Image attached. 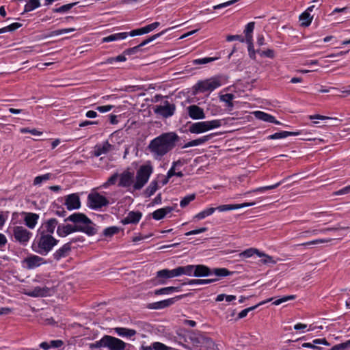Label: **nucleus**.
<instances>
[{
    "instance_id": "c03bdc74",
    "label": "nucleus",
    "mask_w": 350,
    "mask_h": 350,
    "mask_svg": "<svg viewBox=\"0 0 350 350\" xmlns=\"http://www.w3.org/2000/svg\"><path fill=\"white\" fill-rule=\"evenodd\" d=\"M218 59V57H204L192 61L193 65L206 64Z\"/></svg>"
},
{
    "instance_id": "7c9ffc66",
    "label": "nucleus",
    "mask_w": 350,
    "mask_h": 350,
    "mask_svg": "<svg viewBox=\"0 0 350 350\" xmlns=\"http://www.w3.org/2000/svg\"><path fill=\"white\" fill-rule=\"evenodd\" d=\"M178 277L181 275H187L189 277L193 276V265H188L186 266L177 267Z\"/></svg>"
},
{
    "instance_id": "2eb2a0df",
    "label": "nucleus",
    "mask_w": 350,
    "mask_h": 350,
    "mask_svg": "<svg viewBox=\"0 0 350 350\" xmlns=\"http://www.w3.org/2000/svg\"><path fill=\"white\" fill-rule=\"evenodd\" d=\"M71 252V242L66 243L57 250L53 254V257L55 260H59L69 256Z\"/></svg>"
},
{
    "instance_id": "69168bd1",
    "label": "nucleus",
    "mask_w": 350,
    "mask_h": 350,
    "mask_svg": "<svg viewBox=\"0 0 350 350\" xmlns=\"http://www.w3.org/2000/svg\"><path fill=\"white\" fill-rule=\"evenodd\" d=\"M152 236V234L151 233L145 234V235L139 234L138 235H136L132 238V241L133 242H138V241L148 239V238L151 237Z\"/></svg>"
},
{
    "instance_id": "338daca9",
    "label": "nucleus",
    "mask_w": 350,
    "mask_h": 350,
    "mask_svg": "<svg viewBox=\"0 0 350 350\" xmlns=\"http://www.w3.org/2000/svg\"><path fill=\"white\" fill-rule=\"evenodd\" d=\"M152 347L154 350H167V346L159 342L152 343Z\"/></svg>"
},
{
    "instance_id": "49530a36",
    "label": "nucleus",
    "mask_w": 350,
    "mask_h": 350,
    "mask_svg": "<svg viewBox=\"0 0 350 350\" xmlns=\"http://www.w3.org/2000/svg\"><path fill=\"white\" fill-rule=\"evenodd\" d=\"M294 329L299 332V333H305L306 331H312L313 328L311 325L308 328L306 324L298 323L294 325Z\"/></svg>"
},
{
    "instance_id": "680f3d73",
    "label": "nucleus",
    "mask_w": 350,
    "mask_h": 350,
    "mask_svg": "<svg viewBox=\"0 0 350 350\" xmlns=\"http://www.w3.org/2000/svg\"><path fill=\"white\" fill-rule=\"evenodd\" d=\"M323 230H317V229L310 230H307V231H305V232H303L300 233L299 234V237H307L310 236V235H317L319 232H323Z\"/></svg>"
},
{
    "instance_id": "79ce46f5",
    "label": "nucleus",
    "mask_w": 350,
    "mask_h": 350,
    "mask_svg": "<svg viewBox=\"0 0 350 350\" xmlns=\"http://www.w3.org/2000/svg\"><path fill=\"white\" fill-rule=\"evenodd\" d=\"M120 231V228L117 226H110L108 228H106L103 230V235L107 237H111L113 235L118 233Z\"/></svg>"
},
{
    "instance_id": "e433bc0d",
    "label": "nucleus",
    "mask_w": 350,
    "mask_h": 350,
    "mask_svg": "<svg viewBox=\"0 0 350 350\" xmlns=\"http://www.w3.org/2000/svg\"><path fill=\"white\" fill-rule=\"evenodd\" d=\"M40 6L39 0H29L25 5V12H31Z\"/></svg>"
},
{
    "instance_id": "7ed1b4c3",
    "label": "nucleus",
    "mask_w": 350,
    "mask_h": 350,
    "mask_svg": "<svg viewBox=\"0 0 350 350\" xmlns=\"http://www.w3.org/2000/svg\"><path fill=\"white\" fill-rule=\"evenodd\" d=\"M178 136L174 132L163 133L152 139L147 150L157 161H161L163 157L170 152L176 146Z\"/></svg>"
},
{
    "instance_id": "e2e57ef3",
    "label": "nucleus",
    "mask_w": 350,
    "mask_h": 350,
    "mask_svg": "<svg viewBox=\"0 0 350 350\" xmlns=\"http://www.w3.org/2000/svg\"><path fill=\"white\" fill-rule=\"evenodd\" d=\"M8 217V212L0 211V230L4 226Z\"/></svg>"
},
{
    "instance_id": "9d476101",
    "label": "nucleus",
    "mask_w": 350,
    "mask_h": 350,
    "mask_svg": "<svg viewBox=\"0 0 350 350\" xmlns=\"http://www.w3.org/2000/svg\"><path fill=\"white\" fill-rule=\"evenodd\" d=\"M109 204L107 198L99 193L93 192L88 196V206L92 210L99 211Z\"/></svg>"
},
{
    "instance_id": "393cba45",
    "label": "nucleus",
    "mask_w": 350,
    "mask_h": 350,
    "mask_svg": "<svg viewBox=\"0 0 350 350\" xmlns=\"http://www.w3.org/2000/svg\"><path fill=\"white\" fill-rule=\"evenodd\" d=\"M174 208L172 206H165L159 208L152 213V218L155 220L162 219L167 214L172 213L174 211Z\"/></svg>"
},
{
    "instance_id": "bf43d9fd",
    "label": "nucleus",
    "mask_w": 350,
    "mask_h": 350,
    "mask_svg": "<svg viewBox=\"0 0 350 350\" xmlns=\"http://www.w3.org/2000/svg\"><path fill=\"white\" fill-rule=\"evenodd\" d=\"M258 306V305H256V306H252V307H250V308H245V309L241 310L238 314V319H243V318L245 317L247 315L249 312L256 309Z\"/></svg>"
},
{
    "instance_id": "a19ab883",
    "label": "nucleus",
    "mask_w": 350,
    "mask_h": 350,
    "mask_svg": "<svg viewBox=\"0 0 350 350\" xmlns=\"http://www.w3.org/2000/svg\"><path fill=\"white\" fill-rule=\"evenodd\" d=\"M189 111V116L193 120H200V119H204L207 116L204 113V111Z\"/></svg>"
},
{
    "instance_id": "c85d7f7f",
    "label": "nucleus",
    "mask_w": 350,
    "mask_h": 350,
    "mask_svg": "<svg viewBox=\"0 0 350 350\" xmlns=\"http://www.w3.org/2000/svg\"><path fill=\"white\" fill-rule=\"evenodd\" d=\"M180 290L181 289L180 286H167L159 289H156L153 293L155 295H171L173 293L180 292Z\"/></svg>"
},
{
    "instance_id": "c756f323",
    "label": "nucleus",
    "mask_w": 350,
    "mask_h": 350,
    "mask_svg": "<svg viewBox=\"0 0 350 350\" xmlns=\"http://www.w3.org/2000/svg\"><path fill=\"white\" fill-rule=\"evenodd\" d=\"M215 211H216V208H215L214 207L206 208L203 209L202 211H201L200 212H199L198 213H197L196 215H195L193 217V220L199 221V220L204 219V218L212 215L215 213Z\"/></svg>"
},
{
    "instance_id": "20e7f679",
    "label": "nucleus",
    "mask_w": 350,
    "mask_h": 350,
    "mask_svg": "<svg viewBox=\"0 0 350 350\" xmlns=\"http://www.w3.org/2000/svg\"><path fill=\"white\" fill-rule=\"evenodd\" d=\"M58 240L53 235L45 233L42 230H38L37 234L32 243V250L40 255L48 254L57 244Z\"/></svg>"
},
{
    "instance_id": "aec40b11",
    "label": "nucleus",
    "mask_w": 350,
    "mask_h": 350,
    "mask_svg": "<svg viewBox=\"0 0 350 350\" xmlns=\"http://www.w3.org/2000/svg\"><path fill=\"white\" fill-rule=\"evenodd\" d=\"M142 216L139 211H130L127 215L122 220L124 225L130 224H137L139 221Z\"/></svg>"
},
{
    "instance_id": "09e8293b",
    "label": "nucleus",
    "mask_w": 350,
    "mask_h": 350,
    "mask_svg": "<svg viewBox=\"0 0 350 350\" xmlns=\"http://www.w3.org/2000/svg\"><path fill=\"white\" fill-rule=\"evenodd\" d=\"M20 132L21 133H31V135H35V136H40L43 133L42 131H39V130H38L36 129H29V128H21L20 129Z\"/></svg>"
},
{
    "instance_id": "6ab92c4d",
    "label": "nucleus",
    "mask_w": 350,
    "mask_h": 350,
    "mask_svg": "<svg viewBox=\"0 0 350 350\" xmlns=\"http://www.w3.org/2000/svg\"><path fill=\"white\" fill-rule=\"evenodd\" d=\"M58 221L56 219L52 218L43 223L38 230H42L44 232L53 234L55 228L58 226Z\"/></svg>"
},
{
    "instance_id": "3c124183",
    "label": "nucleus",
    "mask_w": 350,
    "mask_h": 350,
    "mask_svg": "<svg viewBox=\"0 0 350 350\" xmlns=\"http://www.w3.org/2000/svg\"><path fill=\"white\" fill-rule=\"evenodd\" d=\"M178 165H182V163L180 161H174L172 163L171 167L167 172V175L168 176V178H172V176L176 175V167Z\"/></svg>"
},
{
    "instance_id": "2f4dec72",
    "label": "nucleus",
    "mask_w": 350,
    "mask_h": 350,
    "mask_svg": "<svg viewBox=\"0 0 350 350\" xmlns=\"http://www.w3.org/2000/svg\"><path fill=\"white\" fill-rule=\"evenodd\" d=\"M283 183H284V180H282V181L276 183L274 185H268V186H264V187H260L256 188V189H254L253 190H251V191H249L246 192L244 195L245 196L247 194L252 193H263V192H265V191H266L267 190L273 189H275V188L278 187Z\"/></svg>"
},
{
    "instance_id": "1a4fd4ad",
    "label": "nucleus",
    "mask_w": 350,
    "mask_h": 350,
    "mask_svg": "<svg viewBox=\"0 0 350 350\" xmlns=\"http://www.w3.org/2000/svg\"><path fill=\"white\" fill-rule=\"evenodd\" d=\"M7 232H12L14 241L23 245H27L32 237V233L23 226H16L8 228Z\"/></svg>"
},
{
    "instance_id": "ea45409f",
    "label": "nucleus",
    "mask_w": 350,
    "mask_h": 350,
    "mask_svg": "<svg viewBox=\"0 0 350 350\" xmlns=\"http://www.w3.org/2000/svg\"><path fill=\"white\" fill-rule=\"evenodd\" d=\"M196 199V194L191 193L189 194L184 198H183L180 202V206L182 208L186 207L191 202L193 201Z\"/></svg>"
},
{
    "instance_id": "a878e982",
    "label": "nucleus",
    "mask_w": 350,
    "mask_h": 350,
    "mask_svg": "<svg viewBox=\"0 0 350 350\" xmlns=\"http://www.w3.org/2000/svg\"><path fill=\"white\" fill-rule=\"evenodd\" d=\"M254 114L256 118L261 120L264 122H273L276 124H280V122L275 120V118L273 116L265 113L262 111H254Z\"/></svg>"
},
{
    "instance_id": "774afa93",
    "label": "nucleus",
    "mask_w": 350,
    "mask_h": 350,
    "mask_svg": "<svg viewBox=\"0 0 350 350\" xmlns=\"http://www.w3.org/2000/svg\"><path fill=\"white\" fill-rule=\"evenodd\" d=\"M254 29V23L250 22L247 24L245 29L244 30V33L245 35H252V32Z\"/></svg>"
},
{
    "instance_id": "a211bd4d",
    "label": "nucleus",
    "mask_w": 350,
    "mask_h": 350,
    "mask_svg": "<svg viewBox=\"0 0 350 350\" xmlns=\"http://www.w3.org/2000/svg\"><path fill=\"white\" fill-rule=\"evenodd\" d=\"M111 145L107 142H103L102 143L96 144L93 150V154L95 157H99L102 154H105L110 151Z\"/></svg>"
},
{
    "instance_id": "5fc2aeb1",
    "label": "nucleus",
    "mask_w": 350,
    "mask_h": 350,
    "mask_svg": "<svg viewBox=\"0 0 350 350\" xmlns=\"http://www.w3.org/2000/svg\"><path fill=\"white\" fill-rule=\"evenodd\" d=\"M212 137H213V134H209V135L202 136L201 137L194 139L195 144L196 146H200V145L204 144L205 142H208V140H210Z\"/></svg>"
},
{
    "instance_id": "bb28decb",
    "label": "nucleus",
    "mask_w": 350,
    "mask_h": 350,
    "mask_svg": "<svg viewBox=\"0 0 350 350\" xmlns=\"http://www.w3.org/2000/svg\"><path fill=\"white\" fill-rule=\"evenodd\" d=\"M319 345L329 346V343L325 338H317L312 340V342H304L301 345L304 348H309L312 349H319L317 347Z\"/></svg>"
},
{
    "instance_id": "4d7b16f0",
    "label": "nucleus",
    "mask_w": 350,
    "mask_h": 350,
    "mask_svg": "<svg viewBox=\"0 0 350 350\" xmlns=\"http://www.w3.org/2000/svg\"><path fill=\"white\" fill-rule=\"evenodd\" d=\"M50 174H45L41 176H38L34 178L33 184L35 185L41 184L43 181L47 180L50 178Z\"/></svg>"
},
{
    "instance_id": "f257e3e1",
    "label": "nucleus",
    "mask_w": 350,
    "mask_h": 350,
    "mask_svg": "<svg viewBox=\"0 0 350 350\" xmlns=\"http://www.w3.org/2000/svg\"><path fill=\"white\" fill-rule=\"evenodd\" d=\"M154 171V167L150 161H146L141 165L134 173L129 170L124 171L120 175L118 185L126 188L129 191H139L148 182Z\"/></svg>"
},
{
    "instance_id": "4be33fe9",
    "label": "nucleus",
    "mask_w": 350,
    "mask_h": 350,
    "mask_svg": "<svg viewBox=\"0 0 350 350\" xmlns=\"http://www.w3.org/2000/svg\"><path fill=\"white\" fill-rule=\"evenodd\" d=\"M51 293L50 288L46 286H36L29 292L27 293V295L36 297H46L49 295Z\"/></svg>"
},
{
    "instance_id": "0eeeda50",
    "label": "nucleus",
    "mask_w": 350,
    "mask_h": 350,
    "mask_svg": "<svg viewBox=\"0 0 350 350\" xmlns=\"http://www.w3.org/2000/svg\"><path fill=\"white\" fill-rule=\"evenodd\" d=\"M187 342L198 350H210L215 346L214 342L199 332H191L186 338Z\"/></svg>"
},
{
    "instance_id": "cd10ccee",
    "label": "nucleus",
    "mask_w": 350,
    "mask_h": 350,
    "mask_svg": "<svg viewBox=\"0 0 350 350\" xmlns=\"http://www.w3.org/2000/svg\"><path fill=\"white\" fill-rule=\"evenodd\" d=\"M301 134V131L290 132V131H280L275 133L268 136L269 139H279L286 138L289 136H297Z\"/></svg>"
},
{
    "instance_id": "f03ea898",
    "label": "nucleus",
    "mask_w": 350,
    "mask_h": 350,
    "mask_svg": "<svg viewBox=\"0 0 350 350\" xmlns=\"http://www.w3.org/2000/svg\"><path fill=\"white\" fill-rule=\"evenodd\" d=\"M66 220L72 222L73 224L58 225L57 234L60 237H66L75 232H82L88 235L96 234V229L93 226L92 222L83 213H75L70 215Z\"/></svg>"
},
{
    "instance_id": "603ef678",
    "label": "nucleus",
    "mask_w": 350,
    "mask_h": 350,
    "mask_svg": "<svg viewBox=\"0 0 350 350\" xmlns=\"http://www.w3.org/2000/svg\"><path fill=\"white\" fill-rule=\"evenodd\" d=\"M332 241L331 239H318L308 242H306L301 244V245H312L320 243H326Z\"/></svg>"
},
{
    "instance_id": "9b49d317",
    "label": "nucleus",
    "mask_w": 350,
    "mask_h": 350,
    "mask_svg": "<svg viewBox=\"0 0 350 350\" xmlns=\"http://www.w3.org/2000/svg\"><path fill=\"white\" fill-rule=\"evenodd\" d=\"M45 263L43 258L36 254H29L21 261L22 267L27 269H34Z\"/></svg>"
},
{
    "instance_id": "423d86ee",
    "label": "nucleus",
    "mask_w": 350,
    "mask_h": 350,
    "mask_svg": "<svg viewBox=\"0 0 350 350\" xmlns=\"http://www.w3.org/2000/svg\"><path fill=\"white\" fill-rule=\"evenodd\" d=\"M130 346V344H127L118 338L109 335H105L100 340L90 345L91 348H107L108 350H124L127 347Z\"/></svg>"
},
{
    "instance_id": "72a5a7b5",
    "label": "nucleus",
    "mask_w": 350,
    "mask_h": 350,
    "mask_svg": "<svg viewBox=\"0 0 350 350\" xmlns=\"http://www.w3.org/2000/svg\"><path fill=\"white\" fill-rule=\"evenodd\" d=\"M258 257L261 258L260 262L263 265H269V264H276L277 260H275L272 256L265 254L262 252H259Z\"/></svg>"
},
{
    "instance_id": "ddd939ff",
    "label": "nucleus",
    "mask_w": 350,
    "mask_h": 350,
    "mask_svg": "<svg viewBox=\"0 0 350 350\" xmlns=\"http://www.w3.org/2000/svg\"><path fill=\"white\" fill-rule=\"evenodd\" d=\"M178 277L177 268L173 269H163L157 272V284H165L167 280Z\"/></svg>"
},
{
    "instance_id": "37998d69",
    "label": "nucleus",
    "mask_w": 350,
    "mask_h": 350,
    "mask_svg": "<svg viewBox=\"0 0 350 350\" xmlns=\"http://www.w3.org/2000/svg\"><path fill=\"white\" fill-rule=\"evenodd\" d=\"M310 119L312 120V123L314 124H319L320 123L319 120L325 122L327 120H332V118L329 116H321V115L310 116Z\"/></svg>"
},
{
    "instance_id": "864d4df0",
    "label": "nucleus",
    "mask_w": 350,
    "mask_h": 350,
    "mask_svg": "<svg viewBox=\"0 0 350 350\" xmlns=\"http://www.w3.org/2000/svg\"><path fill=\"white\" fill-rule=\"evenodd\" d=\"M161 103H163V105H157L155 107H154V109H174L175 107L173 105H170L167 103V100L165 98H163L161 101Z\"/></svg>"
},
{
    "instance_id": "b1692460",
    "label": "nucleus",
    "mask_w": 350,
    "mask_h": 350,
    "mask_svg": "<svg viewBox=\"0 0 350 350\" xmlns=\"http://www.w3.org/2000/svg\"><path fill=\"white\" fill-rule=\"evenodd\" d=\"M129 36L128 32H119L109 35L102 38L101 42L103 43L105 42H116L120 41L122 40H125Z\"/></svg>"
},
{
    "instance_id": "39448f33",
    "label": "nucleus",
    "mask_w": 350,
    "mask_h": 350,
    "mask_svg": "<svg viewBox=\"0 0 350 350\" xmlns=\"http://www.w3.org/2000/svg\"><path fill=\"white\" fill-rule=\"evenodd\" d=\"M228 82V77L220 75L198 81L194 90L198 92L211 93Z\"/></svg>"
},
{
    "instance_id": "c9c22d12",
    "label": "nucleus",
    "mask_w": 350,
    "mask_h": 350,
    "mask_svg": "<svg viewBox=\"0 0 350 350\" xmlns=\"http://www.w3.org/2000/svg\"><path fill=\"white\" fill-rule=\"evenodd\" d=\"M260 250L256 248L250 247L239 253V256L243 258H247L253 256L254 254L258 256Z\"/></svg>"
},
{
    "instance_id": "f704fd0d",
    "label": "nucleus",
    "mask_w": 350,
    "mask_h": 350,
    "mask_svg": "<svg viewBox=\"0 0 350 350\" xmlns=\"http://www.w3.org/2000/svg\"><path fill=\"white\" fill-rule=\"evenodd\" d=\"M159 189L158 181L153 180L145 190V195L147 197L152 196Z\"/></svg>"
},
{
    "instance_id": "4468645a",
    "label": "nucleus",
    "mask_w": 350,
    "mask_h": 350,
    "mask_svg": "<svg viewBox=\"0 0 350 350\" xmlns=\"http://www.w3.org/2000/svg\"><path fill=\"white\" fill-rule=\"evenodd\" d=\"M65 206L69 211L79 208L81 206V202L79 196L76 193L68 195L66 198Z\"/></svg>"
},
{
    "instance_id": "a18cd8bd",
    "label": "nucleus",
    "mask_w": 350,
    "mask_h": 350,
    "mask_svg": "<svg viewBox=\"0 0 350 350\" xmlns=\"http://www.w3.org/2000/svg\"><path fill=\"white\" fill-rule=\"evenodd\" d=\"M77 4V2L66 4V5L60 6L59 8L54 9L53 12H57V13H64V12H66L68 10H70L71 8H72Z\"/></svg>"
},
{
    "instance_id": "4c0bfd02",
    "label": "nucleus",
    "mask_w": 350,
    "mask_h": 350,
    "mask_svg": "<svg viewBox=\"0 0 350 350\" xmlns=\"http://www.w3.org/2000/svg\"><path fill=\"white\" fill-rule=\"evenodd\" d=\"M235 98L234 94L232 93H226L220 95V100L226 103L227 107H232V100Z\"/></svg>"
},
{
    "instance_id": "dca6fc26",
    "label": "nucleus",
    "mask_w": 350,
    "mask_h": 350,
    "mask_svg": "<svg viewBox=\"0 0 350 350\" xmlns=\"http://www.w3.org/2000/svg\"><path fill=\"white\" fill-rule=\"evenodd\" d=\"M25 224L30 229H33L38 224L39 215L34 213H22Z\"/></svg>"
},
{
    "instance_id": "13d9d810",
    "label": "nucleus",
    "mask_w": 350,
    "mask_h": 350,
    "mask_svg": "<svg viewBox=\"0 0 350 350\" xmlns=\"http://www.w3.org/2000/svg\"><path fill=\"white\" fill-rule=\"evenodd\" d=\"M159 25H160V23L159 22H154V23H152L150 25H148L144 27L143 28L145 31V34L154 30Z\"/></svg>"
},
{
    "instance_id": "de8ad7c7",
    "label": "nucleus",
    "mask_w": 350,
    "mask_h": 350,
    "mask_svg": "<svg viewBox=\"0 0 350 350\" xmlns=\"http://www.w3.org/2000/svg\"><path fill=\"white\" fill-rule=\"evenodd\" d=\"M21 25L18 23H14L8 26L0 29V33H3L8 31H12L19 28Z\"/></svg>"
},
{
    "instance_id": "052dcab7",
    "label": "nucleus",
    "mask_w": 350,
    "mask_h": 350,
    "mask_svg": "<svg viewBox=\"0 0 350 350\" xmlns=\"http://www.w3.org/2000/svg\"><path fill=\"white\" fill-rule=\"evenodd\" d=\"M238 1L239 0H230V1H226V2H224V3H222L214 5L213 6V9L214 10H218V9L224 8H226V7H228L229 5H231L234 4V3H235Z\"/></svg>"
},
{
    "instance_id": "8fccbe9b",
    "label": "nucleus",
    "mask_w": 350,
    "mask_h": 350,
    "mask_svg": "<svg viewBox=\"0 0 350 350\" xmlns=\"http://www.w3.org/2000/svg\"><path fill=\"white\" fill-rule=\"evenodd\" d=\"M296 297L295 295H286V296H284L280 299H278L276 300H275L273 302V304L275 305V306H278L282 303H284L286 301H290V300H293L295 299Z\"/></svg>"
},
{
    "instance_id": "f8f14e48",
    "label": "nucleus",
    "mask_w": 350,
    "mask_h": 350,
    "mask_svg": "<svg viewBox=\"0 0 350 350\" xmlns=\"http://www.w3.org/2000/svg\"><path fill=\"white\" fill-rule=\"evenodd\" d=\"M185 297L184 295L176 296L174 297L168 298L164 300L150 303L148 305L147 308L151 310H161L170 307L174 304L177 301Z\"/></svg>"
},
{
    "instance_id": "473e14b6",
    "label": "nucleus",
    "mask_w": 350,
    "mask_h": 350,
    "mask_svg": "<svg viewBox=\"0 0 350 350\" xmlns=\"http://www.w3.org/2000/svg\"><path fill=\"white\" fill-rule=\"evenodd\" d=\"M312 19L313 16H312L310 13H308V12H304L299 16L301 25L304 27H308L311 24Z\"/></svg>"
},
{
    "instance_id": "412c9836",
    "label": "nucleus",
    "mask_w": 350,
    "mask_h": 350,
    "mask_svg": "<svg viewBox=\"0 0 350 350\" xmlns=\"http://www.w3.org/2000/svg\"><path fill=\"white\" fill-rule=\"evenodd\" d=\"M193 277H206L212 274L211 269L203 265H193Z\"/></svg>"
},
{
    "instance_id": "5701e85b",
    "label": "nucleus",
    "mask_w": 350,
    "mask_h": 350,
    "mask_svg": "<svg viewBox=\"0 0 350 350\" xmlns=\"http://www.w3.org/2000/svg\"><path fill=\"white\" fill-rule=\"evenodd\" d=\"M114 332L119 336L122 338H131L136 335L137 332L133 329H129L122 327H117L113 328Z\"/></svg>"
},
{
    "instance_id": "6e6552de",
    "label": "nucleus",
    "mask_w": 350,
    "mask_h": 350,
    "mask_svg": "<svg viewBox=\"0 0 350 350\" xmlns=\"http://www.w3.org/2000/svg\"><path fill=\"white\" fill-rule=\"evenodd\" d=\"M222 124V120L198 122L191 124L189 128V131L191 133L200 134L214 129H217L220 127Z\"/></svg>"
},
{
    "instance_id": "f3484780",
    "label": "nucleus",
    "mask_w": 350,
    "mask_h": 350,
    "mask_svg": "<svg viewBox=\"0 0 350 350\" xmlns=\"http://www.w3.org/2000/svg\"><path fill=\"white\" fill-rule=\"evenodd\" d=\"M255 202H245L242 204H224L220 205L216 207V210H217L219 212H225L232 210H237L241 208L245 207H249L255 205Z\"/></svg>"
},
{
    "instance_id": "0e129e2a",
    "label": "nucleus",
    "mask_w": 350,
    "mask_h": 350,
    "mask_svg": "<svg viewBox=\"0 0 350 350\" xmlns=\"http://www.w3.org/2000/svg\"><path fill=\"white\" fill-rule=\"evenodd\" d=\"M140 51H141V49L137 45L134 47L127 49L124 52V55H132L137 53Z\"/></svg>"
},
{
    "instance_id": "6e6d98bb",
    "label": "nucleus",
    "mask_w": 350,
    "mask_h": 350,
    "mask_svg": "<svg viewBox=\"0 0 350 350\" xmlns=\"http://www.w3.org/2000/svg\"><path fill=\"white\" fill-rule=\"evenodd\" d=\"M212 273L218 277H224L229 275L230 272L225 268L215 269Z\"/></svg>"
},
{
    "instance_id": "58836bf2",
    "label": "nucleus",
    "mask_w": 350,
    "mask_h": 350,
    "mask_svg": "<svg viewBox=\"0 0 350 350\" xmlns=\"http://www.w3.org/2000/svg\"><path fill=\"white\" fill-rule=\"evenodd\" d=\"M170 29H167L165 30H163L162 31H161L160 33H158L157 34H154L153 36H152L151 37H150L148 39H146L145 40H144L142 43H140L138 46H139V48L141 49L142 46L146 45L147 44L150 43V42H152L154 41V40H156L157 38H159L160 36H161L162 35H163L165 32H167Z\"/></svg>"
}]
</instances>
